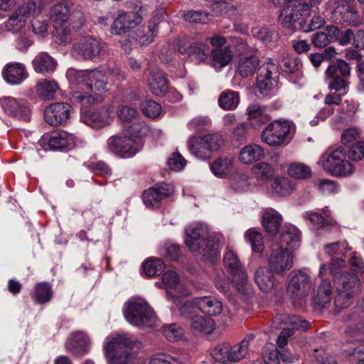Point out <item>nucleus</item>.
I'll list each match as a JSON object with an SVG mask.
<instances>
[{"instance_id":"3","label":"nucleus","mask_w":364,"mask_h":364,"mask_svg":"<svg viewBox=\"0 0 364 364\" xmlns=\"http://www.w3.org/2000/svg\"><path fill=\"white\" fill-rule=\"evenodd\" d=\"M223 144V139L218 134H208L203 137L192 136L188 141V149L193 156L209 159L213 151H218Z\"/></svg>"},{"instance_id":"20","label":"nucleus","mask_w":364,"mask_h":364,"mask_svg":"<svg viewBox=\"0 0 364 364\" xmlns=\"http://www.w3.org/2000/svg\"><path fill=\"white\" fill-rule=\"evenodd\" d=\"M141 21V18L134 12H122L114 19L110 31L112 34L121 35L136 27Z\"/></svg>"},{"instance_id":"12","label":"nucleus","mask_w":364,"mask_h":364,"mask_svg":"<svg viewBox=\"0 0 364 364\" xmlns=\"http://www.w3.org/2000/svg\"><path fill=\"white\" fill-rule=\"evenodd\" d=\"M107 147L109 152L121 158H132L141 147V144L135 141L127 136H112L107 141Z\"/></svg>"},{"instance_id":"28","label":"nucleus","mask_w":364,"mask_h":364,"mask_svg":"<svg viewBox=\"0 0 364 364\" xmlns=\"http://www.w3.org/2000/svg\"><path fill=\"white\" fill-rule=\"evenodd\" d=\"M270 193L279 197H287L295 191V184L285 176H276L269 185Z\"/></svg>"},{"instance_id":"41","label":"nucleus","mask_w":364,"mask_h":364,"mask_svg":"<svg viewBox=\"0 0 364 364\" xmlns=\"http://www.w3.org/2000/svg\"><path fill=\"white\" fill-rule=\"evenodd\" d=\"M2 74L8 83L20 84L23 80V67L16 63L8 64L3 70Z\"/></svg>"},{"instance_id":"48","label":"nucleus","mask_w":364,"mask_h":364,"mask_svg":"<svg viewBox=\"0 0 364 364\" xmlns=\"http://www.w3.org/2000/svg\"><path fill=\"white\" fill-rule=\"evenodd\" d=\"M304 217L306 219L309 220L311 224L314 225L317 229L332 226L336 224L335 221L331 218L326 213L325 217L314 212L306 213Z\"/></svg>"},{"instance_id":"52","label":"nucleus","mask_w":364,"mask_h":364,"mask_svg":"<svg viewBox=\"0 0 364 364\" xmlns=\"http://www.w3.org/2000/svg\"><path fill=\"white\" fill-rule=\"evenodd\" d=\"M264 157V151L257 144L245 146L240 153V159H259Z\"/></svg>"},{"instance_id":"46","label":"nucleus","mask_w":364,"mask_h":364,"mask_svg":"<svg viewBox=\"0 0 364 364\" xmlns=\"http://www.w3.org/2000/svg\"><path fill=\"white\" fill-rule=\"evenodd\" d=\"M240 102L239 94L232 90H226L218 98L219 106L225 110L235 109Z\"/></svg>"},{"instance_id":"60","label":"nucleus","mask_w":364,"mask_h":364,"mask_svg":"<svg viewBox=\"0 0 364 364\" xmlns=\"http://www.w3.org/2000/svg\"><path fill=\"white\" fill-rule=\"evenodd\" d=\"M346 157L345 149L338 144L329 146L322 155L323 159H344Z\"/></svg>"},{"instance_id":"13","label":"nucleus","mask_w":364,"mask_h":364,"mask_svg":"<svg viewBox=\"0 0 364 364\" xmlns=\"http://www.w3.org/2000/svg\"><path fill=\"white\" fill-rule=\"evenodd\" d=\"M277 77V66L269 60L258 68L256 88L261 95L267 96L274 88Z\"/></svg>"},{"instance_id":"51","label":"nucleus","mask_w":364,"mask_h":364,"mask_svg":"<svg viewBox=\"0 0 364 364\" xmlns=\"http://www.w3.org/2000/svg\"><path fill=\"white\" fill-rule=\"evenodd\" d=\"M6 27L9 31L20 33L23 28V9L21 6L9 18Z\"/></svg>"},{"instance_id":"36","label":"nucleus","mask_w":364,"mask_h":364,"mask_svg":"<svg viewBox=\"0 0 364 364\" xmlns=\"http://www.w3.org/2000/svg\"><path fill=\"white\" fill-rule=\"evenodd\" d=\"M60 87L56 81L53 80H43L36 85V92L38 95L44 100H50L54 99L55 93L58 91Z\"/></svg>"},{"instance_id":"22","label":"nucleus","mask_w":364,"mask_h":364,"mask_svg":"<svg viewBox=\"0 0 364 364\" xmlns=\"http://www.w3.org/2000/svg\"><path fill=\"white\" fill-rule=\"evenodd\" d=\"M272 271L267 267H259L256 269L254 275V279L259 289L264 292L272 291L277 286Z\"/></svg>"},{"instance_id":"37","label":"nucleus","mask_w":364,"mask_h":364,"mask_svg":"<svg viewBox=\"0 0 364 364\" xmlns=\"http://www.w3.org/2000/svg\"><path fill=\"white\" fill-rule=\"evenodd\" d=\"M197 245H198L200 249L203 250L205 254H195L201 256L205 259L217 257L220 253V245L218 241L214 237H210L209 235L207 236V237L204 240L198 242Z\"/></svg>"},{"instance_id":"54","label":"nucleus","mask_w":364,"mask_h":364,"mask_svg":"<svg viewBox=\"0 0 364 364\" xmlns=\"http://www.w3.org/2000/svg\"><path fill=\"white\" fill-rule=\"evenodd\" d=\"M210 166L213 174L220 178L228 175L232 170L231 161H213Z\"/></svg>"},{"instance_id":"18","label":"nucleus","mask_w":364,"mask_h":364,"mask_svg":"<svg viewBox=\"0 0 364 364\" xmlns=\"http://www.w3.org/2000/svg\"><path fill=\"white\" fill-rule=\"evenodd\" d=\"M173 188L166 183L152 186L144 191L143 202L148 208H157L161 201L173 195Z\"/></svg>"},{"instance_id":"38","label":"nucleus","mask_w":364,"mask_h":364,"mask_svg":"<svg viewBox=\"0 0 364 364\" xmlns=\"http://www.w3.org/2000/svg\"><path fill=\"white\" fill-rule=\"evenodd\" d=\"M300 232L295 227H289L280 235V244L289 250L296 249L299 246Z\"/></svg>"},{"instance_id":"1","label":"nucleus","mask_w":364,"mask_h":364,"mask_svg":"<svg viewBox=\"0 0 364 364\" xmlns=\"http://www.w3.org/2000/svg\"><path fill=\"white\" fill-rule=\"evenodd\" d=\"M135 345L131 337L127 334H112L107 338L105 346L106 356L109 364H127L135 355L132 352Z\"/></svg>"},{"instance_id":"58","label":"nucleus","mask_w":364,"mask_h":364,"mask_svg":"<svg viewBox=\"0 0 364 364\" xmlns=\"http://www.w3.org/2000/svg\"><path fill=\"white\" fill-rule=\"evenodd\" d=\"M246 237L250 242L254 252H260L263 250L264 242L262 234L255 230H249Z\"/></svg>"},{"instance_id":"57","label":"nucleus","mask_w":364,"mask_h":364,"mask_svg":"<svg viewBox=\"0 0 364 364\" xmlns=\"http://www.w3.org/2000/svg\"><path fill=\"white\" fill-rule=\"evenodd\" d=\"M314 185L317 186L318 191L322 194L336 193L338 187L336 181L327 178L318 179L314 182Z\"/></svg>"},{"instance_id":"25","label":"nucleus","mask_w":364,"mask_h":364,"mask_svg":"<svg viewBox=\"0 0 364 364\" xmlns=\"http://www.w3.org/2000/svg\"><path fill=\"white\" fill-rule=\"evenodd\" d=\"M89 340L83 332L72 333L65 343V348L76 356H82L87 352Z\"/></svg>"},{"instance_id":"35","label":"nucleus","mask_w":364,"mask_h":364,"mask_svg":"<svg viewBox=\"0 0 364 364\" xmlns=\"http://www.w3.org/2000/svg\"><path fill=\"white\" fill-rule=\"evenodd\" d=\"M253 334L247 335L240 343L230 346V362L236 363L242 360L249 352L250 343L253 341Z\"/></svg>"},{"instance_id":"31","label":"nucleus","mask_w":364,"mask_h":364,"mask_svg":"<svg viewBox=\"0 0 364 364\" xmlns=\"http://www.w3.org/2000/svg\"><path fill=\"white\" fill-rule=\"evenodd\" d=\"M33 66L36 72L47 74L55 71L57 62L47 53H41L33 59Z\"/></svg>"},{"instance_id":"45","label":"nucleus","mask_w":364,"mask_h":364,"mask_svg":"<svg viewBox=\"0 0 364 364\" xmlns=\"http://www.w3.org/2000/svg\"><path fill=\"white\" fill-rule=\"evenodd\" d=\"M190 325L193 331L204 333H211L215 329V321L210 318L196 315L192 318Z\"/></svg>"},{"instance_id":"7","label":"nucleus","mask_w":364,"mask_h":364,"mask_svg":"<svg viewBox=\"0 0 364 364\" xmlns=\"http://www.w3.org/2000/svg\"><path fill=\"white\" fill-rule=\"evenodd\" d=\"M291 124L286 120H274L268 124L262 133L263 142L272 146L289 143Z\"/></svg>"},{"instance_id":"30","label":"nucleus","mask_w":364,"mask_h":364,"mask_svg":"<svg viewBox=\"0 0 364 364\" xmlns=\"http://www.w3.org/2000/svg\"><path fill=\"white\" fill-rule=\"evenodd\" d=\"M321 284L314 291V302L320 308L330 304L332 297V286L329 279L323 277Z\"/></svg>"},{"instance_id":"21","label":"nucleus","mask_w":364,"mask_h":364,"mask_svg":"<svg viewBox=\"0 0 364 364\" xmlns=\"http://www.w3.org/2000/svg\"><path fill=\"white\" fill-rule=\"evenodd\" d=\"M185 243L188 249L194 253L205 254L204 250L200 249L198 242L208 236V231L204 225H190L186 229Z\"/></svg>"},{"instance_id":"55","label":"nucleus","mask_w":364,"mask_h":364,"mask_svg":"<svg viewBox=\"0 0 364 364\" xmlns=\"http://www.w3.org/2000/svg\"><path fill=\"white\" fill-rule=\"evenodd\" d=\"M350 250L348 244L346 240L328 243L324 245L325 252L330 255H345Z\"/></svg>"},{"instance_id":"33","label":"nucleus","mask_w":364,"mask_h":364,"mask_svg":"<svg viewBox=\"0 0 364 364\" xmlns=\"http://www.w3.org/2000/svg\"><path fill=\"white\" fill-rule=\"evenodd\" d=\"M162 17V13H158L148 21L147 31L138 37V41L140 45L147 46L154 41V38L158 33V26Z\"/></svg>"},{"instance_id":"50","label":"nucleus","mask_w":364,"mask_h":364,"mask_svg":"<svg viewBox=\"0 0 364 364\" xmlns=\"http://www.w3.org/2000/svg\"><path fill=\"white\" fill-rule=\"evenodd\" d=\"M53 296L51 286L48 282H41L36 285L35 299L39 304H46L50 301Z\"/></svg>"},{"instance_id":"43","label":"nucleus","mask_w":364,"mask_h":364,"mask_svg":"<svg viewBox=\"0 0 364 364\" xmlns=\"http://www.w3.org/2000/svg\"><path fill=\"white\" fill-rule=\"evenodd\" d=\"M289 176L297 180H308L312 176L311 168L300 162H292L287 167Z\"/></svg>"},{"instance_id":"64","label":"nucleus","mask_w":364,"mask_h":364,"mask_svg":"<svg viewBox=\"0 0 364 364\" xmlns=\"http://www.w3.org/2000/svg\"><path fill=\"white\" fill-rule=\"evenodd\" d=\"M143 113L150 118H156L161 111V105L154 100H147L141 105Z\"/></svg>"},{"instance_id":"63","label":"nucleus","mask_w":364,"mask_h":364,"mask_svg":"<svg viewBox=\"0 0 364 364\" xmlns=\"http://www.w3.org/2000/svg\"><path fill=\"white\" fill-rule=\"evenodd\" d=\"M231 188L237 193L246 192L250 188L248 177L246 175H238L231 182Z\"/></svg>"},{"instance_id":"9","label":"nucleus","mask_w":364,"mask_h":364,"mask_svg":"<svg viewBox=\"0 0 364 364\" xmlns=\"http://www.w3.org/2000/svg\"><path fill=\"white\" fill-rule=\"evenodd\" d=\"M223 264L228 277L232 279L238 290H241L247 284L248 277L246 271L237 255L231 250L224 255Z\"/></svg>"},{"instance_id":"29","label":"nucleus","mask_w":364,"mask_h":364,"mask_svg":"<svg viewBox=\"0 0 364 364\" xmlns=\"http://www.w3.org/2000/svg\"><path fill=\"white\" fill-rule=\"evenodd\" d=\"M195 304L201 312L210 316L219 315L223 310L221 301L212 296L197 297Z\"/></svg>"},{"instance_id":"56","label":"nucleus","mask_w":364,"mask_h":364,"mask_svg":"<svg viewBox=\"0 0 364 364\" xmlns=\"http://www.w3.org/2000/svg\"><path fill=\"white\" fill-rule=\"evenodd\" d=\"M325 23V18L320 15L314 16L309 21H306L304 23H302L300 21H299L301 28L306 33L320 28Z\"/></svg>"},{"instance_id":"16","label":"nucleus","mask_w":364,"mask_h":364,"mask_svg":"<svg viewBox=\"0 0 364 364\" xmlns=\"http://www.w3.org/2000/svg\"><path fill=\"white\" fill-rule=\"evenodd\" d=\"M72 111V106L68 103H53L45 109L44 119L53 127L65 125L70 119Z\"/></svg>"},{"instance_id":"15","label":"nucleus","mask_w":364,"mask_h":364,"mask_svg":"<svg viewBox=\"0 0 364 364\" xmlns=\"http://www.w3.org/2000/svg\"><path fill=\"white\" fill-rule=\"evenodd\" d=\"M102 50V43L93 37L86 36L74 44L72 55L77 60H90L99 56Z\"/></svg>"},{"instance_id":"42","label":"nucleus","mask_w":364,"mask_h":364,"mask_svg":"<svg viewBox=\"0 0 364 364\" xmlns=\"http://www.w3.org/2000/svg\"><path fill=\"white\" fill-rule=\"evenodd\" d=\"M346 262L343 259L341 258H335L332 259V262L329 264H323L321 265L319 269V276L321 277H323L326 275L327 272L329 271L333 277V282H335L336 277H339V276L342 274H345L343 272V269L345 268Z\"/></svg>"},{"instance_id":"61","label":"nucleus","mask_w":364,"mask_h":364,"mask_svg":"<svg viewBox=\"0 0 364 364\" xmlns=\"http://www.w3.org/2000/svg\"><path fill=\"white\" fill-rule=\"evenodd\" d=\"M162 333L165 338L171 342L179 340L183 334V330L176 324H171L163 327Z\"/></svg>"},{"instance_id":"8","label":"nucleus","mask_w":364,"mask_h":364,"mask_svg":"<svg viewBox=\"0 0 364 364\" xmlns=\"http://www.w3.org/2000/svg\"><path fill=\"white\" fill-rule=\"evenodd\" d=\"M77 136L65 131L46 133L38 139V144L44 150L66 151L75 146Z\"/></svg>"},{"instance_id":"19","label":"nucleus","mask_w":364,"mask_h":364,"mask_svg":"<svg viewBox=\"0 0 364 364\" xmlns=\"http://www.w3.org/2000/svg\"><path fill=\"white\" fill-rule=\"evenodd\" d=\"M271 1L282 8L279 14L281 23L287 28L296 29L299 16L296 10L297 0H271Z\"/></svg>"},{"instance_id":"4","label":"nucleus","mask_w":364,"mask_h":364,"mask_svg":"<svg viewBox=\"0 0 364 364\" xmlns=\"http://www.w3.org/2000/svg\"><path fill=\"white\" fill-rule=\"evenodd\" d=\"M124 315L127 321L134 326H151L155 319L153 309L140 299L127 302Z\"/></svg>"},{"instance_id":"14","label":"nucleus","mask_w":364,"mask_h":364,"mask_svg":"<svg viewBox=\"0 0 364 364\" xmlns=\"http://www.w3.org/2000/svg\"><path fill=\"white\" fill-rule=\"evenodd\" d=\"M287 287L289 294L294 299H301L306 297L311 289L310 276L301 270H294L289 276Z\"/></svg>"},{"instance_id":"11","label":"nucleus","mask_w":364,"mask_h":364,"mask_svg":"<svg viewBox=\"0 0 364 364\" xmlns=\"http://www.w3.org/2000/svg\"><path fill=\"white\" fill-rule=\"evenodd\" d=\"M113 113V105H106L100 108L82 109L80 119L85 124L99 129L111 123Z\"/></svg>"},{"instance_id":"39","label":"nucleus","mask_w":364,"mask_h":364,"mask_svg":"<svg viewBox=\"0 0 364 364\" xmlns=\"http://www.w3.org/2000/svg\"><path fill=\"white\" fill-rule=\"evenodd\" d=\"M210 57L213 67L216 70H220L231 62L232 53L228 48H216L211 51Z\"/></svg>"},{"instance_id":"6","label":"nucleus","mask_w":364,"mask_h":364,"mask_svg":"<svg viewBox=\"0 0 364 364\" xmlns=\"http://www.w3.org/2000/svg\"><path fill=\"white\" fill-rule=\"evenodd\" d=\"M67 75L70 80L77 84H83L92 91L102 93L107 90V77L100 70H70L68 71Z\"/></svg>"},{"instance_id":"27","label":"nucleus","mask_w":364,"mask_h":364,"mask_svg":"<svg viewBox=\"0 0 364 364\" xmlns=\"http://www.w3.org/2000/svg\"><path fill=\"white\" fill-rule=\"evenodd\" d=\"M272 325L274 328L293 327L296 329L306 330L309 323L297 316L282 314L274 316Z\"/></svg>"},{"instance_id":"62","label":"nucleus","mask_w":364,"mask_h":364,"mask_svg":"<svg viewBox=\"0 0 364 364\" xmlns=\"http://www.w3.org/2000/svg\"><path fill=\"white\" fill-rule=\"evenodd\" d=\"M117 114L121 121L130 122L137 117L138 112L134 107L127 105H119L117 109Z\"/></svg>"},{"instance_id":"32","label":"nucleus","mask_w":364,"mask_h":364,"mask_svg":"<svg viewBox=\"0 0 364 364\" xmlns=\"http://www.w3.org/2000/svg\"><path fill=\"white\" fill-rule=\"evenodd\" d=\"M337 20L344 26H358L363 23V18L353 6H343L338 11Z\"/></svg>"},{"instance_id":"17","label":"nucleus","mask_w":364,"mask_h":364,"mask_svg":"<svg viewBox=\"0 0 364 364\" xmlns=\"http://www.w3.org/2000/svg\"><path fill=\"white\" fill-rule=\"evenodd\" d=\"M293 265V255L287 248L280 247L272 250L269 257V267L274 273L283 274L290 270Z\"/></svg>"},{"instance_id":"34","label":"nucleus","mask_w":364,"mask_h":364,"mask_svg":"<svg viewBox=\"0 0 364 364\" xmlns=\"http://www.w3.org/2000/svg\"><path fill=\"white\" fill-rule=\"evenodd\" d=\"M282 216L274 209H267L262 217V225L267 232L271 235L278 232L282 223Z\"/></svg>"},{"instance_id":"44","label":"nucleus","mask_w":364,"mask_h":364,"mask_svg":"<svg viewBox=\"0 0 364 364\" xmlns=\"http://www.w3.org/2000/svg\"><path fill=\"white\" fill-rule=\"evenodd\" d=\"M187 53L196 63H203L208 59L209 48L201 42H195L189 46Z\"/></svg>"},{"instance_id":"40","label":"nucleus","mask_w":364,"mask_h":364,"mask_svg":"<svg viewBox=\"0 0 364 364\" xmlns=\"http://www.w3.org/2000/svg\"><path fill=\"white\" fill-rule=\"evenodd\" d=\"M252 173L257 180L266 181L273 178L275 169L269 162L260 161L252 167Z\"/></svg>"},{"instance_id":"10","label":"nucleus","mask_w":364,"mask_h":364,"mask_svg":"<svg viewBox=\"0 0 364 364\" xmlns=\"http://www.w3.org/2000/svg\"><path fill=\"white\" fill-rule=\"evenodd\" d=\"M350 73V66L345 60L339 59L331 63L325 72L328 88L336 91L344 90L348 85Z\"/></svg>"},{"instance_id":"26","label":"nucleus","mask_w":364,"mask_h":364,"mask_svg":"<svg viewBox=\"0 0 364 364\" xmlns=\"http://www.w3.org/2000/svg\"><path fill=\"white\" fill-rule=\"evenodd\" d=\"M259 60L255 55H240L237 62V73L242 77L252 75L259 68Z\"/></svg>"},{"instance_id":"23","label":"nucleus","mask_w":364,"mask_h":364,"mask_svg":"<svg viewBox=\"0 0 364 364\" xmlns=\"http://www.w3.org/2000/svg\"><path fill=\"white\" fill-rule=\"evenodd\" d=\"M321 165L326 172L336 177L348 176L355 170L350 161H322Z\"/></svg>"},{"instance_id":"2","label":"nucleus","mask_w":364,"mask_h":364,"mask_svg":"<svg viewBox=\"0 0 364 364\" xmlns=\"http://www.w3.org/2000/svg\"><path fill=\"white\" fill-rule=\"evenodd\" d=\"M336 295L334 305L341 310L349 307L354 296L360 291V282L355 274L346 272L336 277L335 283Z\"/></svg>"},{"instance_id":"24","label":"nucleus","mask_w":364,"mask_h":364,"mask_svg":"<svg viewBox=\"0 0 364 364\" xmlns=\"http://www.w3.org/2000/svg\"><path fill=\"white\" fill-rule=\"evenodd\" d=\"M148 85L151 92L159 97H164L168 91V84L164 73L156 68L150 71Z\"/></svg>"},{"instance_id":"59","label":"nucleus","mask_w":364,"mask_h":364,"mask_svg":"<svg viewBox=\"0 0 364 364\" xmlns=\"http://www.w3.org/2000/svg\"><path fill=\"white\" fill-rule=\"evenodd\" d=\"M149 128L146 124L144 122H140L133 124L128 128L127 134L129 136H127L136 141V139L140 140L141 138L147 134Z\"/></svg>"},{"instance_id":"53","label":"nucleus","mask_w":364,"mask_h":364,"mask_svg":"<svg viewBox=\"0 0 364 364\" xmlns=\"http://www.w3.org/2000/svg\"><path fill=\"white\" fill-rule=\"evenodd\" d=\"M164 267V262L161 259H149L143 264L144 271L148 277L161 274Z\"/></svg>"},{"instance_id":"5","label":"nucleus","mask_w":364,"mask_h":364,"mask_svg":"<svg viewBox=\"0 0 364 364\" xmlns=\"http://www.w3.org/2000/svg\"><path fill=\"white\" fill-rule=\"evenodd\" d=\"M70 9L68 5L58 4L53 6L50 10V19L55 28L54 36L55 42L59 44H65L71 40L70 30L68 28Z\"/></svg>"},{"instance_id":"49","label":"nucleus","mask_w":364,"mask_h":364,"mask_svg":"<svg viewBox=\"0 0 364 364\" xmlns=\"http://www.w3.org/2000/svg\"><path fill=\"white\" fill-rule=\"evenodd\" d=\"M230 343H219L211 350V356L218 362L227 363L230 362Z\"/></svg>"},{"instance_id":"47","label":"nucleus","mask_w":364,"mask_h":364,"mask_svg":"<svg viewBox=\"0 0 364 364\" xmlns=\"http://www.w3.org/2000/svg\"><path fill=\"white\" fill-rule=\"evenodd\" d=\"M3 108L9 115L21 120L23 117V109L21 102L16 98L9 97L3 101Z\"/></svg>"}]
</instances>
